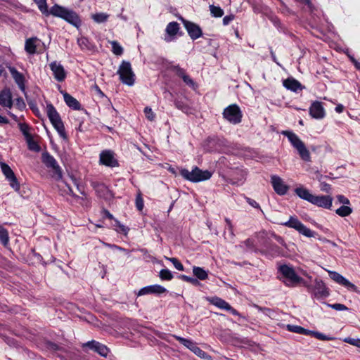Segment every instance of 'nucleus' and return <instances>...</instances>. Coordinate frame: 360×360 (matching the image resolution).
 Returning a JSON list of instances; mask_svg holds the SVG:
<instances>
[{"label":"nucleus","instance_id":"nucleus-1","mask_svg":"<svg viewBox=\"0 0 360 360\" xmlns=\"http://www.w3.org/2000/svg\"><path fill=\"white\" fill-rule=\"evenodd\" d=\"M32 1L37 5L39 10L45 16L52 15L54 17L60 18L77 28L82 25V20L79 15L73 10L57 4L49 9L46 0Z\"/></svg>","mask_w":360,"mask_h":360},{"label":"nucleus","instance_id":"nucleus-2","mask_svg":"<svg viewBox=\"0 0 360 360\" xmlns=\"http://www.w3.org/2000/svg\"><path fill=\"white\" fill-rule=\"evenodd\" d=\"M295 192L301 199L318 207L328 210L332 207L333 198L330 195H314L302 186L296 188Z\"/></svg>","mask_w":360,"mask_h":360},{"label":"nucleus","instance_id":"nucleus-3","mask_svg":"<svg viewBox=\"0 0 360 360\" xmlns=\"http://www.w3.org/2000/svg\"><path fill=\"white\" fill-rule=\"evenodd\" d=\"M278 278L287 287L294 288L302 281V278L297 274L294 268L288 264L280 265L278 268Z\"/></svg>","mask_w":360,"mask_h":360},{"label":"nucleus","instance_id":"nucleus-4","mask_svg":"<svg viewBox=\"0 0 360 360\" xmlns=\"http://www.w3.org/2000/svg\"><path fill=\"white\" fill-rule=\"evenodd\" d=\"M181 176L186 180L192 183H198L210 179L212 176V172L206 169L202 170L198 167L195 166L192 168L191 171L186 168H181L179 169Z\"/></svg>","mask_w":360,"mask_h":360},{"label":"nucleus","instance_id":"nucleus-5","mask_svg":"<svg viewBox=\"0 0 360 360\" xmlns=\"http://www.w3.org/2000/svg\"><path fill=\"white\" fill-rule=\"evenodd\" d=\"M281 134L286 136L291 145L297 150L301 159L305 162L311 161L309 150L306 148L303 141L292 131H282Z\"/></svg>","mask_w":360,"mask_h":360},{"label":"nucleus","instance_id":"nucleus-6","mask_svg":"<svg viewBox=\"0 0 360 360\" xmlns=\"http://www.w3.org/2000/svg\"><path fill=\"white\" fill-rule=\"evenodd\" d=\"M223 117L232 124H238L241 122L243 112L237 104H231L224 109Z\"/></svg>","mask_w":360,"mask_h":360},{"label":"nucleus","instance_id":"nucleus-7","mask_svg":"<svg viewBox=\"0 0 360 360\" xmlns=\"http://www.w3.org/2000/svg\"><path fill=\"white\" fill-rule=\"evenodd\" d=\"M117 74L123 84L128 86H132L134 84L135 75L132 71L129 62L123 60L119 67Z\"/></svg>","mask_w":360,"mask_h":360},{"label":"nucleus","instance_id":"nucleus-8","mask_svg":"<svg viewBox=\"0 0 360 360\" xmlns=\"http://www.w3.org/2000/svg\"><path fill=\"white\" fill-rule=\"evenodd\" d=\"M281 224L289 228H292L297 231L300 234L308 238L315 237L316 235V232L307 228L295 217L291 216L288 221L281 223Z\"/></svg>","mask_w":360,"mask_h":360},{"label":"nucleus","instance_id":"nucleus-9","mask_svg":"<svg viewBox=\"0 0 360 360\" xmlns=\"http://www.w3.org/2000/svg\"><path fill=\"white\" fill-rule=\"evenodd\" d=\"M41 161L48 168L53 170V177L56 180L62 179L63 172L55 158L49 152L45 151L41 154Z\"/></svg>","mask_w":360,"mask_h":360},{"label":"nucleus","instance_id":"nucleus-10","mask_svg":"<svg viewBox=\"0 0 360 360\" xmlns=\"http://www.w3.org/2000/svg\"><path fill=\"white\" fill-rule=\"evenodd\" d=\"M173 337L178 340L181 344H182L184 346L189 349L191 351H192L195 354H196L198 356L204 359H211V356L208 355L205 352H204L202 349H201L195 342H193L191 340L186 339L180 336L177 335H173Z\"/></svg>","mask_w":360,"mask_h":360},{"label":"nucleus","instance_id":"nucleus-11","mask_svg":"<svg viewBox=\"0 0 360 360\" xmlns=\"http://www.w3.org/2000/svg\"><path fill=\"white\" fill-rule=\"evenodd\" d=\"M179 19L181 21L190 38L192 40H196L202 36V30L201 27L196 23L189 21L182 16Z\"/></svg>","mask_w":360,"mask_h":360},{"label":"nucleus","instance_id":"nucleus-12","mask_svg":"<svg viewBox=\"0 0 360 360\" xmlns=\"http://www.w3.org/2000/svg\"><path fill=\"white\" fill-rule=\"evenodd\" d=\"M91 186L94 189L96 195L106 202H110L114 198L113 193L103 183L91 181Z\"/></svg>","mask_w":360,"mask_h":360},{"label":"nucleus","instance_id":"nucleus-13","mask_svg":"<svg viewBox=\"0 0 360 360\" xmlns=\"http://www.w3.org/2000/svg\"><path fill=\"white\" fill-rule=\"evenodd\" d=\"M180 25L177 22L172 21L167 24L165 28V34L164 40L169 43L174 41L176 39V36H182L183 32L180 30Z\"/></svg>","mask_w":360,"mask_h":360},{"label":"nucleus","instance_id":"nucleus-14","mask_svg":"<svg viewBox=\"0 0 360 360\" xmlns=\"http://www.w3.org/2000/svg\"><path fill=\"white\" fill-rule=\"evenodd\" d=\"M0 166L4 175L8 181L11 187L15 191H18L20 189V184L12 169L8 164L3 162H0Z\"/></svg>","mask_w":360,"mask_h":360},{"label":"nucleus","instance_id":"nucleus-15","mask_svg":"<svg viewBox=\"0 0 360 360\" xmlns=\"http://www.w3.org/2000/svg\"><path fill=\"white\" fill-rule=\"evenodd\" d=\"M86 347L103 357H106L110 352L107 346L96 340H91L84 343L82 348L84 349Z\"/></svg>","mask_w":360,"mask_h":360},{"label":"nucleus","instance_id":"nucleus-16","mask_svg":"<svg viewBox=\"0 0 360 360\" xmlns=\"http://www.w3.org/2000/svg\"><path fill=\"white\" fill-rule=\"evenodd\" d=\"M114 155V153L110 150L102 151L100 154V163L110 167H118V161Z\"/></svg>","mask_w":360,"mask_h":360},{"label":"nucleus","instance_id":"nucleus-17","mask_svg":"<svg viewBox=\"0 0 360 360\" xmlns=\"http://www.w3.org/2000/svg\"><path fill=\"white\" fill-rule=\"evenodd\" d=\"M314 283L313 295L315 298H325L329 296V289L326 287L325 283L322 280L315 279Z\"/></svg>","mask_w":360,"mask_h":360},{"label":"nucleus","instance_id":"nucleus-18","mask_svg":"<svg viewBox=\"0 0 360 360\" xmlns=\"http://www.w3.org/2000/svg\"><path fill=\"white\" fill-rule=\"evenodd\" d=\"M328 274L330 278L336 283H338V284L345 286V288L350 290L354 292L357 291L356 286L354 284L352 283L350 281H349L347 278H345L339 273L333 271H328Z\"/></svg>","mask_w":360,"mask_h":360},{"label":"nucleus","instance_id":"nucleus-19","mask_svg":"<svg viewBox=\"0 0 360 360\" xmlns=\"http://www.w3.org/2000/svg\"><path fill=\"white\" fill-rule=\"evenodd\" d=\"M9 72L14 79L15 82L18 85L20 90L26 96V86H25V78L22 73L20 72L14 67H8Z\"/></svg>","mask_w":360,"mask_h":360},{"label":"nucleus","instance_id":"nucleus-20","mask_svg":"<svg viewBox=\"0 0 360 360\" xmlns=\"http://www.w3.org/2000/svg\"><path fill=\"white\" fill-rule=\"evenodd\" d=\"M271 183L274 191L279 195H284L289 189V186L285 184L283 179L278 176L272 175Z\"/></svg>","mask_w":360,"mask_h":360},{"label":"nucleus","instance_id":"nucleus-21","mask_svg":"<svg viewBox=\"0 0 360 360\" xmlns=\"http://www.w3.org/2000/svg\"><path fill=\"white\" fill-rule=\"evenodd\" d=\"M167 292V290L165 287H163L160 285H158V284H155V285L145 286V287L141 288L139 290V291L138 292L137 295L142 296V295H150V294L159 295L163 294Z\"/></svg>","mask_w":360,"mask_h":360},{"label":"nucleus","instance_id":"nucleus-22","mask_svg":"<svg viewBox=\"0 0 360 360\" xmlns=\"http://www.w3.org/2000/svg\"><path fill=\"white\" fill-rule=\"evenodd\" d=\"M51 71L53 73L54 78L58 82H63L66 77V72L63 66L57 63L56 61H53L49 65Z\"/></svg>","mask_w":360,"mask_h":360},{"label":"nucleus","instance_id":"nucleus-23","mask_svg":"<svg viewBox=\"0 0 360 360\" xmlns=\"http://www.w3.org/2000/svg\"><path fill=\"white\" fill-rule=\"evenodd\" d=\"M309 114L315 119L320 120L325 117V110L320 101H314L309 107Z\"/></svg>","mask_w":360,"mask_h":360},{"label":"nucleus","instance_id":"nucleus-24","mask_svg":"<svg viewBox=\"0 0 360 360\" xmlns=\"http://www.w3.org/2000/svg\"><path fill=\"white\" fill-rule=\"evenodd\" d=\"M283 85L285 89L292 92H297L299 90H302L304 88L298 80L292 77L284 79Z\"/></svg>","mask_w":360,"mask_h":360},{"label":"nucleus","instance_id":"nucleus-25","mask_svg":"<svg viewBox=\"0 0 360 360\" xmlns=\"http://www.w3.org/2000/svg\"><path fill=\"white\" fill-rule=\"evenodd\" d=\"M0 105L3 107L12 108V94L9 89L5 88L0 91Z\"/></svg>","mask_w":360,"mask_h":360},{"label":"nucleus","instance_id":"nucleus-26","mask_svg":"<svg viewBox=\"0 0 360 360\" xmlns=\"http://www.w3.org/2000/svg\"><path fill=\"white\" fill-rule=\"evenodd\" d=\"M175 107L183 112L189 115L192 113V108L188 104L186 98H175L174 99Z\"/></svg>","mask_w":360,"mask_h":360},{"label":"nucleus","instance_id":"nucleus-27","mask_svg":"<svg viewBox=\"0 0 360 360\" xmlns=\"http://www.w3.org/2000/svg\"><path fill=\"white\" fill-rule=\"evenodd\" d=\"M46 113L51 124L62 120L56 108L51 103H49L46 105Z\"/></svg>","mask_w":360,"mask_h":360},{"label":"nucleus","instance_id":"nucleus-28","mask_svg":"<svg viewBox=\"0 0 360 360\" xmlns=\"http://www.w3.org/2000/svg\"><path fill=\"white\" fill-rule=\"evenodd\" d=\"M63 95L64 101L69 108L75 110H79L82 109L80 103L75 98H74L67 92H64Z\"/></svg>","mask_w":360,"mask_h":360},{"label":"nucleus","instance_id":"nucleus-29","mask_svg":"<svg viewBox=\"0 0 360 360\" xmlns=\"http://www.w3.org/2000/svg\"><path fill=\"white\" fill-rule=\"evenodd\" d=\"M206 300L212 304L217 307L219 309L226 310L227 308H229V304L226 302L224 300L217 297H206Z\"/></svg>","mask_w":360,"mask_h":360},{"label":"nucleus","instance_id":"nucleus-30","mask_svg":"<svg viewBox=\"0 0 360 360\" xmlns=\"http://www.w3.org/2000/svg\"><path fill=\"white\" fill-rule=\"evenodd\" d=\"M193 274L198 280L204 281L208 278V271L200 266H193Z\"/></svg>","mask_w":360,"mask_h":360},{"label":"nucleus","instance_id":"nucleus-31","mask_svg":"<svg viewBox=\"0 0 360 360\" xmlns=\"http://www.w3.org/2000/svg\"><path fill=\"white\" fill-rule=\"evenodd\" d=\"M239 247L243 248L245 252H256L257 251V249L255 246L254 240L252 238L246 239L239 245Z\"/></svg>","mask_w":360,"mask_h":360},{"label":"nucleus","instance_id":"nucleus-32","mask_svg":"<svg viewBox=\"0 0 360 360\" xmlns=\"http://www.w3.org/2000/svg\"><path fill=\"white\" fill-rule=\"evenodd\" d=\"M53 127L57 131L59 136L65 141H68V136L65 132V127L63 121L52 123Z\"/></svg>","mask_w":360,"mask_h":360},{"label":"nucleus","instance_id":"nucleus-33","mask_svg":"<svg viewBox=\"0 0 360 360\" xmlns=\"http://www.w3.org/2000/svg\"><path fill=\"white\" fill-rule=\"evenodd\" d=\"M286 328L288 331L295 333H297V334L309 335V329H306L300 326H297V325L288 324L286 326Z\"/></svg>","mask_w":360,"mask_h":360},{"label":"nucleus","instance_id":"nucleus-34","mask_svg":"<svg viewBox=\"0 0 360 360\" xmlns=\"http://www.w3.org/2000/svg\"><path fill=\"white\" fill-rule=\"evenodd\" d=\"M37 39V37H33L27 39L25 41V50L29 54H34L36 53L37 46L35 44V41Z\"/></svg>","mask_w":360,"mask_h":360},{"label":"nucleus","instance_id":"nucleus-35","mask_svg":"<svg viewBox=\"0 0 360 360\" xmlns=\"http://www.w3.org/2000/svg\"><path fill=\"white\" fill-rule=\"evenodd\" d=\"M78 45L82 50H89L91 51L94 48V45L90 42V41L86 37H81L77 40Z\"/></svg>","mask_w":360,"mask_h":360},{"label":"nucleus","instance_id":"nucleus-36","mask_svg":"<svg viewBox=\"0 0 360 360\" xmlns=\"http://www.w3.org/2000/svg\"><path fill=\"white\" fill-rule=\"evenodd\" d=\"M236 174L238 175L239 177L237 179H231L229 180V183L231 184L235 185L237 184L239 181L243 182L246 179L247 172L243 169H236L235 171Z\"/></svg>","mask_w":360,"mask_h":360},{"label":"nucleus","instance_id":"nucleus-37","mask_svg":"<svg viewBox=\"0 0 360 360\" xmlns=\"http://www.w3.org/2000/svg\"><path fill=\"white\" fill-rule=\"evenodd\" d=\"M0 241L4 246H7L9 243V236L8 231L0 225Z\"/></svg>","mask_w":360,"mask_h":360},{"label":"nucleus","instance_id":"nucleus-38","mask_svg":"<svg viewBox=\"0 0 360 360\" xmlns=\"http://www.w3.org/2000/svg\"><path fill=\"white\" fill-rule=\"evenodd\" d=\"M352 212V209L347 205H342L335 210V213L342 217H347Z\"/></svg>","mask_w":360,"mask_h":360},{"label":"nucleus","instance_id":"nucleus-39","mask_svg":"<svg viewBox=\"0 0 360 360\" xmlns=\"http://www.w3.org/2000/svg\"><path fill=\"white\" fill-rule=\"evenodd\" d=\"M109 15L105 13H97L93 14L91 18L97 23H103L108 20Z\"/></svg>","mask_w":360,"mask_h":360},{"label":"nucleus","instance_id":"nucleus-40","mask_svg":"<svg viewBox=\"0 0 360 360\" xmlns=\"http://www.w3.org/2000/svg\"><path fill=\"white\" fill-rule=\"evenodd\" d=\"M18 127L20 131L26 139V141L31 139L32 135L30 133V126L26 123H19Z\"/></svg>","mask_w":360,"mask_h":360},{"label":"nucleus","instance_id":"nucleus-41","mask_svg":"<svg viewBox=\"0 0 360 360\" xmlns=\"http://www.w3.org/2000/svg\"><path fill=\"white\" fill-rule=\"evenodd\" d=\"M178 278L183 281H185V282L192 284L194 286L200 285V283L197 278L190 277V276H188L184 275V274L179 275Z\"/></svg>","mask_w":360,"mask_h":360},{"label":"nucleus","instance_id":"nucleus-42","mask_svg":"<svg viewBox=\"0 0 360 360\" xmlns=\"http://www.w3.org/2000/svg\"><path fill=\"white\" fill-rule=\"evenodd\" d=\"M309 335L313 336L321 340H332L335 338L326 335L320 332L309 330Z\"/></svg>","mask_w":360,"mask_h":360},{"label":"nucleus","instance_id":"nucleus-43","mask_svg":"<svg viewBox=\"0 0 360 360\" xmlns=\"http://www.w3.org/2000/svg\"><path fill=\"white\" fill-rule=\"evenodd\" d=\"M114 222H115V224L113 226L116 227L115 230L117 233H122L124 234L125 236L127 235V233L129 231V229L128 227L120 223V221L119 220H117V219H115L114 220Z\"/></svg>","mask_w":360,"mask_h":360},{"label":"nucleus","instance_id":"nucleus-44","mask_svg":"<svg viewBox=\"0 0 360 360\" xmlns=\"http://www.w3.org/2000/svg\"><path fill=\"white\" fill-rule=\"evenodd\" d=\"M159 277L162 281H171L173 278V274L167 269H162L159 272Z\"/></svg>","mask_w":360,"mask_h":360},{"label":"nucleus","instance_id":"nucleus-45","mask_svg":"<svg viewBox=\"0 0 360 360\" xmlns=\"http://www.w3.org/2000/svg\"><path fill=\"white\" fill-rule=\"evenodd\" d=\"M211 15L214 18H220L224 15V11L221 7L214 5L210 6Z\"/></svg>","mask_w":360,"mask_h":360},{"label":"nucleus","instance_id":"nucleus-46","mask_svg":"<svg viewBox=\"0 0 360 360\" xmlns=\"http://www.w3.org/2000/svg\"><path fill=\"white\" fill-rule=\"evenodd\" d=\"M112 45V51L116 56H121L123 53V48L117 41H112L110 42Z\"/></svg>","mask_w":360,"mask_h":360},{"label":"nucleus","instance_id":"nucleus-47","mask_svg":"<svg viewBox=\"0 0 360 360\" xmlns=\"http://www.w3.org/2000/svg\"><path fill=\"white\" fill-rule=\"evenodd\" d=\"M25 99L27 102V104L30 107V108L32 110V112L35 114H37V112H39V108L37 107V102L34 100V99H32L26 93V96H25Z\"/></svg>","mask_w":360,"mask_h":360},{"label":"nucleus","instance_id":"nucleus-48","mask_svg":"<svg viewBox=\"0 0 360 360\" xmlns=\"http://www.w3.org/2000/svg\"><path fill=\"white\" fill-rule=\"evenodd\" d=\"M165 259L169 260V262H171L177 270H179V271L184 270V267L183 264L179 261L178 259H176L175 257H165Z\"/></svg>","mask_w":360,"mask_h":360},{"label":"nucleus","instance_id":"nucleus-49","mask_svg":"<svg viewBox=\"0 0 360 360\" xmlns=\"http://www.w3.org/2000/svg\"><path fill=\"white\" fill-rule=\"evenodd\" d=\"M253 307L256 309H257L259 311L262 312L264 315H266L267 316H271L274 314V311L271 309H270V308L262 307H260V306H259L258 304H254Z\"/></svg>","mask_w":360,"mask_h":360},{"label":"nucleus","instance_id":"nucleus-50","mask_svg":"<svg viewBox=\"0 0 360 360\" xmlns=\"http://www.w3.org/2000/svg\"><path fill=\"white\" fill-rule=\"evenodd\" d=\"M172 70L175 72L176 75L181 79L183 77L187 75L186 70L181 68L179 65L172 66Z\"/></svg>","mask_w":360,"mask_h":360},{"label":"nucleus","instance_id":"nucleus-51","mask_svg":"<svg viewBox=\"0 0 360 360\" xmlns=\"http://www.w3.org/2000/svg\"><path fill=\"white\" fill-rule=\"evenodd\" d=\"M344 342L348 343L352 346H355L358 348H360V339L359 338H352L350 337L346 338L344 339Z\"/></svg>","mask_w":360,"mask_h":360},{"label":"nucleus","instance_id":"nucleus-52","mask_svg":"<svg viewBox=\"0 0 360 360\" xmlns=\"http://www.w3.org/2000/svg\"><path fill=\"white\" fill-rule=\"evenodd\" d=\"M144 113H145V115L146 117V118L150 120V121H153L154 120L155 117V113L153 112L151 108L147 106L144 108V110H143Z\"/></svg>","mask_w":360,"mask_h":360},{"label":"nucleus","instance_id":"nucleus-53","mask_svg":"<svg viewBox=\"0 0 360 360\" xmlns=\"http://www.w3.org/2000/svg\"><path fill=\"white\" fill-rule=\"evenodd\" d=\"M328 307L332 308L333 309L337 310V311H347L349 310V308L345 306L343 304L340 303H335V304H328Z\"/></svg>","mask_w":360,"mask_h":360},{"label":"nucleus","instance_id":"nucleus-54","mask_svg":"<svg viewBox=\"0 0 360 360\" xmlns=\"http://www.w3.org/2000/svg\"><path fill=\"white\" fill-rule=\"evenodd\" d=\"M27 141L28 143V146L30 150L37 151V152L39 151L40 147L37 144V143H36L35 141H33L32 136H31V139H30L29 141Z\"/></svg>","mask_w":360,"mask_h":360},{"label":"nucleus","instance_id":"nucleus-55","mask_svg":"<svg viewBox=\"0 0 360 360\" xmlns=\"http://www.w3.org/2000/svg\"><path fill=\"white\" fill-rule=\"evenodd\" d=\"M245 199L246 200V202L252 207L254 208H256V209H259L262 212H263L262 210L261 209L259 203L255 201V200L250 198H248V197H245Z\"/></svg>","mask_w":360,"mask_h":360},{"label":"nucleus","instance_id":"nucleus-56","mask_svg":"<svg viewBox=\"0 0 360 360\" xmlns=\"http://www.w3.org/2000/svg\"><path fill=\"white\" fill-rule=\"evenodd\" d=\"M15 105L16 108L21 111L25 110L26 108V104L21 97L15 99Z\"/></svg>","mask_w":360,"mask_h":360},{"label":"nucleus","instance_id":"nucleus-57","mask_svg":"<svg viewBox=\"0 0 360 360\" xmlns=\"http://www.w3.org/2000/svg\"><path fill=\"white\" fill-rule=\"evenodd\" d=\"M136 207L139 211H141L143 208V200L141 194H138L136 198Z\"/></svg>","mask_w":360,"mask_h":360},{"label":"nucleus","instance_id":"nucleus-58","mask_svg":"<svg viewBox=\"0 0 360 360\" xmlns=\"http://www.w3.org/2000/svg\"><path fill=\"white\" fill-rule=\"evenodd\" d=\"M320 189L323 192L330 193L331 186L325 181H321L320 183Z\"/></svg>","mask_w":360,"mask_h":360},{"label":"nucleus","instance_id":"nucleus-59","mask_svg":"<svg viewBox=\"0 0 360 360\" xmlns=\"http://www.w3.org/2000/svg\"><path fill=\"white\" fill-rule=\"evenodd\" d=\"M269 252L272 255H278L280 253V248L276 244H270L269 248L268 249Z\"/></svg>","mask_w":360,"mask_h":360},{"label":"nucleus","instance_id":"nucleus-60","mask_svg":"<svg viewBox=\"0 0 360 360\" xmlns=\"http://www.w3.org/2000/svg\"><path fill=\"white\" fill-rule=\"evenodd\" d=\"M46 347L49 350H52V351H58V350L60 349V347L58 345H57L56 343L53 342H48L46 343Z\"/></svg>","mask_w":360,"mask_h":360},{"label":"nucleus","instance_id":"nucleus-61","mask_svg":"<svg viewBox=\"0 0 360 360\" xmlns=\"http://www.w3.org/2000/svg\"><path fill=\"white\" fill-rule=\"evenodd\" d=\"M182 79L186 85L191 87H193L195 86L194 81L188 75L183 77Z\"/></svg>","mask_w":360,"mask_h":360},{"label":"nucleus","instance_id":"nucleus-62","mask_svg":"<svg viewBox=\"0 0 360 360\" xmlns=\"http://www.w3.org/2000/svg\"><path fill=\"white\" fill-rule=\"evenodd\" d=\"M226 311H229L231 314L234 316H237L241 319H245V316H242L236 309L233 308L230 304L229 305V308L226 309Z\"/></svg>","mask_w":360,"mask_h":360},{"label":"nucleus","instance_id":"nucleus-63","mask_svg":"<svg viewBox=\"0 0 360 360\" xmlns=\"http://www.w3.org/2000/svg\"><path fill=\"white\" fill-rule=\"evenodd\" d=\"M337 199L340 203H342L343 205H349L350 203L349 199L342 195H338L337 196Z\"/></svg>","mask_w":360,"mask_h":360},{"label":"nucleus","instance_id":"nucleus-64","mask_svg":"<svg viewBox=\"0 0 360 360\" xmlns=\"http://www.w3.org/2000/svg\"><path fill=\"white\" fill-rule=\"evenodd\" d=\"M234 19L233 15H226L223 18V25H228Z\"/></svg>","mask_w":360,"mask_h":360}]
</instances>
